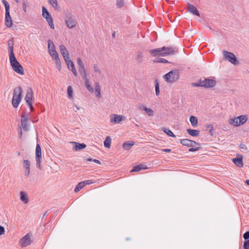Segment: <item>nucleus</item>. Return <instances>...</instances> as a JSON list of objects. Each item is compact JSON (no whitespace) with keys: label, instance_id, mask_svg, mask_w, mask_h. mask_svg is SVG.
Listing matches in <instances>:
<instances>
[{"label":"nucleus","instance_id":"obj_1","mask_svg":"<svg viewBox=\"0 0 249 249\" xmlns=\"http://www.w3.org/2000/svg\"><path fill=\"white\" fill-rule=\"evenodd\" d=\"M8 51L9 53V60L13 70L17 73L23 75L24 73L22 66L17 60L14 53V40L12 38L8 41Z\"/></svg>","mask_w":249,"mask_h":249},{"label":"nucleus","instance_id":"obj_2","mask_svg":"<svg viewBox=\"0 0 249 249\" xmlns=\"http://www.w3.org/2000/svg\"><path fill=\"white\" fill-rule=\"evenodd\" d=\"M22 89L21 87H17L14 89L13 96L12 100L14 108H17L21 100Z\"/></svg>","mask_w":249,"mask_h":249},{"label":"nucleus","instance_id":"obj_3","mask_svg":"<svg viewBox=\"0 0 249 249\" xmlns=\"http://www.w3.org/2000/svg\"><path fill=\"white\" fill-rule=\"evenodd\" d=\"M179 78V71L178 70L170 71L163 76L165 81L168 83L176 82Z\"/></svg>","mask_w":249,"mask_h":249},{"label":"nucleus","instance_id":"obj_4","mask_svg":"<svg viewBox=\"0 0 249 249\" xmlns=\"http://www.w3.org/2000/svg\"><path fill=\"white\" fill-rule=\"evenodd\" d=\"M216 84V82L214 79L205 78L204 80H199L198 82L193 83V85L196 87H202L205 88H211L214 87Z\"/></svg>","mask_w":249,"mask_h":249},{"label":"nucleus","instance_id":"obj_5","mask_svg":"<svg viewBox=\"0 0 249 249\" xmlns=\"http://www.w3.org/2000/svg\"><path fill=\"white\" fill-rule=\"evenodd\" d=\"M2 2L5 8V24L7 27H11L13 25V22L10 15L9 4L6 0H2Z\"/></svg>","mask_w":249,"mask_h":249},{"label":"nucleus","instance_id":"obj_6","mask_svg":"<svg viewBox=\"0 0 249 249\" xmlns=\"http://www.w3.org/2000/svg\"><path fill=\"white\" fill-rule=\"evenodd\" d=\"M25 100L27 105L29 107L31 111H33L34 108L33 106V103L34 101L33 91L31 89H29L26 92L25 97Z\"/></svg>","mask_w":249,"mask_h":249},{"label":"nucleus","instance_id":"obj_7","mask_svg":"<svg viewBox=\"0 0 249 249\" xmlns=\"http://www.w3.org/2000/svg\"><path fill=\"white\" fill-rule=\"evenodd\" d=\"M42 11L43 17L46 19L50 28L53 29L54 28V26L53 22V20L50 13L48 12L47 9L44 6H42Z\"/></svg>","mask_w":249,"mask_h":249},{"label":"nucleus","instance_id":"obj_8","mask_svg":"<svg viewBox=\"0 0 249 249\" xmlns=\"http://www.w3.org/2000/svg\"><path fill=\"white\" fill-rule=\"evenodd\" d=\"M65 22L67 26L69 29H72L76 26L77 22L75 17L71 14H68L66 16Z\"/></svg>","mask_w":249,"mask_h":249},{"label":"nucleus","instance_id":"obj_9","mask_svg":"<svg viewBox=\"0 0 249 249\" xmlns=\"http://www.w3.org/2000/svg\"><path fill=\"white\" fill-rule=\"evenodd\" d=\"M222 53L225 58L230 61L231 63L234 65L238 64L237 58L233 53L229 52L225 50H223Z\"/></svg>","mask_w":249,"mask_h":249},{"label":"nucleus","instance_id":"obj_10","mask_svg":"<svg viewBox=\"0 0 249 249\" xmlns=\"http://www.w3.org/2000/svg\"><path fill=\"white\" fill-rule=\"evenodd\" d=\"M41 147L39 144L37 143L36 148V166L40 170L42 169L41 166Z\"/></svg>","mask_w":249,"mask_h":249},{"label":"nucleus","instance_id":"obj_11","mask_svg":"<svg viewBox=\"0 0 249 249\" xmlns=\"http://www.w3.org/2000/svg\"><path fill=\"white\" fill-rule=\"evenodd\" d=\"M31 237L30 233H27L20 239L19 243L22 248L26 247L32 244L33 241Z\"/></svg>","mask_w":249,"mask_h":249},{"label":"nucleus","instance_id":"obj_12","mask_svg":"<svg viewBox=\"0 0 249 249\" xmlns=\"http://www.w3.org/2000/svg\"><path fill=\"white\" fill-rule=\"evenodd\" d=\"M163 52V56H165L169 55L174 54L176 52H178V49L174 47H165L163 46L161 48Z\"/></svg>","mask_w":249,"mask_h":249},{"label":"nucleus","instance_id":"obj_13","mask_svg":"<svg viewBox=\"0 0 249 249\" xmlns=\"http://www.w3.org/2000/svg\"><path fill=\"white\" fill-rule=\"evenodd\" d=\"M125 119V116L121 115L112 114L110 116V122L111 124H119Z\"/></svg>","mask_w":249,"mask_h":249},{"label":"nucleus","instance_id":"obj_14","mask_svg":"<svg viewBox=\"0 0 249 249\" xmlns=\"http://www.w3.org/2000/svg\"><path fill=\"white\" fill-rule=\"evenodd\" d=\"M28 115L25 113H22L21 116V124L22 128L25 131H28L29 129V125L28 124Z\"/></svg>","mask_w":249,"mask_h":249},{"label":"nucleus","instance_id":"obj_15","mask_svg":"<svg viewBox=\"0 0 249 249\" xmlns=\"http://www.w3.org/2000/svg\"><path fill=\"white\" fill-rule=\"evenodd\" d=\"M65 62L68 66V69L72 71L74 75L76 76L77 75V72L73 62L70 60V58L67 59V61H65Z\"/></svg>","mask_w":249,"mask_h":249},{"label":"nucleus","instance_id":"obj_16","mask_svg":"<svg viewBox=\"0 0 249 249\" xmlns=\"http://www.w3.org/2000/svg\"><path fill=\"white\" fill-rule=\"evenodd\" d=\"M60 52L65 61H67V59L70 58L69 54L66 49V48L63 45H61L59 46Z\"/></svg>","mask_w":249,"mask_h":249},{"label":"nucleus","instance_id":"obj_17","mask_svg":"<svg viewBox=\"0 0 249 249\" xmlns=\"http://www.w3.org/2000/svg\"><path fill=\"white\" fill-rule=\"evenodd\" d=\"M163 51H162L161 48L152 49L149 51L150 54L154 57L157 56H163Z\"/></svg>","mask_w":249,"mask_h":249},{"label":"nucleus","instance_id":"obj_18","mask_svg":"<svg viewBox=\"0 0 249 249\" xmlns=\"http://www.w3.org/2000/svg\"><path fill=\"white\" fill-rule=\"evenodd\" d=\"M72 143L74 144L75 146L73 147V149L74 151H78L84 149L86 147L87 145L84 143H79L77 142H72Z\"/></svg>","mask_w":249,"mask_h":249},{"label":"nucleus","instance_id":"obj_19","mask_svg":"<svg viewBox=\"0 0 249 249\" xmlns=\"http://www.w3.org/2000/svg\"><path fill=\"white\" fill-rule=\"evenodd\" d=\"M189 11L194 15L200 17V14L196 8L193 5L188 3Z\"/></svg>","mask_w":249,"mask_h":249},{"label":"nucleus","instance_id":"obj_20","mask_svg":"<svg viewBox=\"0 0 249 249\" xmlns=\"http://www.w3.org/2000/svg\"><path fill=\"white\" fill-rule=\"evenodd\" d=\"M135 142L133 141H128L124 142L123 144V148L125 150H129L131 147L134 145Z\"/></svg>","mask_w":249,"mask_h":249},{"label":"nucleus","instance_id":"obj_21","mask_svg":"<svg viewBox=\"0 0 249 249\" xmlns=\"http://www.w3.org/2000/svg\"><path fill=\"white\" fill-rule=\"evenodd\" d=\"M48 49L50 54L53 53L54 52H56L55 50V46L52 40L50 39L48 40Z\"/></svg>","mask_w":249,"mask_h":249},{"label":"nucleus","instance_id":"obj_22","mask_svg":"<svg viewBox=\"0 0 249 249\" xmlns=\"http://www.w3.org/2000/svg\"><path fill=\"white\" fill-rule=\"evenodd\" d=\"M237 119L238 120V123L240 125L244 124L248 120V118L247 115H240L237 117Z\"/></svg>","mask_w":249,"mask_h":249},{"label":"nucleus","instance_id":"obj_23","mask_svg":"<svg viewBox=\"0 0 249 249\" xmlns=\"http://www.w3.org/2000/svg\"><path fill=\"white\" fill-rule=\"evenodd\" d=\"M233 162L238 167H243V158L242 157L240 158H233L232 159Z\"/></svg>","mask_w":249,"mask_h":249},{"label":"nucleus","instance_id":"obj_24","mask_svg":"<svg viewBox=\"0 0 249 249\" xmlns=\"http://www.w3.org/2000/svg\"><path fill=\"white\" fill-rule=\"evenodd\" d=\"M140 108L142 110L145 111L146 114L149 116H151L154 115V111L150 108H148L144 106H142L140 107Z\"/></svg>","mask_w":249,"mask_h":249},{"label":"nucleus","instance_id":"obj_25","mask_svg":"<svg viewBox=\"0 0 249 249\" xmlns=\"http://www.w3.org/2000/svg\"><path fill=\"white\" fill-rule=\"evenodd\" d=\"M20 200L23 202L24 204H27L29 202L28 198L24 192L21 191L20 193Z\"/></svg>","mask_w":249,"mask_h":249},{"label":"nucleus","instance_id":"obj_26","mask_svg":"<svg viewBox=\"0 0 249 249\" xmlns=\"http://www.w3.org/2000/svg\"><path fill=\"white\" fill-rule=\"evenodd\" d=\"M147 168L144 167V165L142 164H139L138 165L133 167V169L131 170V172H138L142 169H145Z\"/></svg>","mask_w":249,"mask_h":249},{"label":"nucleus","instance_id":"obj_27","mask_svg":"<svg viewBox=\"0 0 249 249\" xmlns=\"http://www.w3.org/2000/svg\"><path fill=\"white\" fill-rule=\"evenodd\" d=\"M188 133L194 137H197L199 135L200 131L197 130L188 129H187Z\"/></svg>","mask_w":249,"mask_h":249},{"label":"nucleus","instance_id":"obj_28","mask_svg":"<svg viewBox=\"0 0 249 249\" xmlns=\"http://www.w3.org/2000/svg\"><path fill=\"white\" fill-rule=\"evenodd\" d=\"M85 86L87 89L89 90V91H93V89L91 87V84L89 79L88 78H85Z\"/></svg>","mask_w":249,"mask_h":249},{"label":"nucleus","instance_id":"obj_29","mask_svg":"<svg viewBox=\"0 0 249 249\" xmlns=\"http://www.w3.org/2000/svg\"><path fill=\"white\" fill-rule=\"evenodd\" d=\"M229 123L232 125H233L234 126H239V123H238V120L237 119V117L234 118H231L229 119Z\"/></svg>","mask_w":249,"mask_h":249},{"label":"nucleus","instance_id":"obj_30","mask_svg":"<svg viewBox=\"0 0 249 249\" xmlns=\"http://www.w3.org/2000/svg\"><path fill=\"white\" fill-rule=\"evenodd\" d=\"M190 121L193 127L196 126L197 123H198V120L197 118L194 116H191L190 117Z\"/></svg>","mask_w":249,"mask_h":249},{"label":"nucleus","instance_id":"obj_31","mask_svg":"<svg viewBox=\"0 0 249 249\" xmlns=\"http://www.w3.org/2000/svg\"><path fill=\"white\" fill-rule=\"evenodd\" d=\"M49 3L56 10H58L59 7L58 5L57 0H48Z\"/></svg>","mask_w":249,"mask_h":249},{"label":"nucleus","instance_id":"obj_32","mask_svg":"<svg viewBox=\"0 0 249 249\" xmlns=\"http://www.w3.org/2000/svg\"><path fill=\"white\" fill-rule=\"evenodd\" d=\"M77 64L78 71L85 69V65L83 61L80 58H77Z\"/></svg>","mask_w":249,"mask_h":249},{"label":"nucleus","instance_id":"obj_33","mask_svg":"<svg viewBox=\"0 0 249 249\" xmlns=\"http://www.w3.org/2000/svg\"><path fill=\"white\" fill-rule=\"evenodd\" d=\"M180 143L184 146L187 147H191L192 144H191V140L188 139L180 140Z\"/></svg>","mask_w":249,"mask_h":249},{"label":"nucleus","instance_id":"obj_34","mask_svg":"<svg viewBox=\"0 0 249 249\" xmlns=\"http://www.w3.org/2000/svg\"><path fill=\"white\" fill-rule=\"evenodd\" d=\"M111 139L109 136H107L105 141L104 142V144L105 147L109 148L110 147Z\"/></svg>","mask_w":249,"mask_h":249},{"label":"nucleus","instance_id":"obj_35","mask_svg":"<svg viewBox=\"0 0 249 249\" xmlns=\"http://www.w3.org/2000/svg\"><path fill=\"white\" fill-rule=\"evenodd\" d=\"M162 130L165 133H166L167 135H168L170 137H176V136L174 135V134L173 133V132L167 128L163 127V128H162Z\"/></svg>","mask_w":249,"mask_h":249},{"label":"nucleus","instance_id":"obj_36","mask_svg":"<svg viewBox=\"0 0 249 249\" xmlns=\"http://www.w3.org/2000/svg\"><path fill=\"white\" fill-rule=\"evenodd\" d=\"M154 63H170L168 60L164 58H157L153 60Z\"/></svg>","mask_w":249,"mask_h":249},{"label":"nucleus","instance_id":"obj_37","mask_svg":"<svg viewBox=\"0 0 249 249\" xmlns=\"http://www.w3.org/2000/svg\"><path fill=\"white\" fill-rule=\"evenodd\" d=\"M84 187V182H79L74 189V192L77 193Z\"/></svg>","mask_w":249,"mask_h":249},{"label":"nucleus","instance_id":"obj_38","mask_svg":"<svg viewBox=\"0 0 249 249\" xmlns=\"http://www.w3.org/2000/svg\"><path fill=\"white\" fill-rule=\"evenodd\" d=\"M67 93L68 96L69 98H73V90L72 87L70 86H68L67 88Z\"/></svg>","mask_w":249,"mask_h":249},{"label":"nucleus","instance_id":"obj_39","mask_svg":"<svg viewBox=\"0 0 249 249\" xmlns=\"http://www.w3.org/2000/svg\"><path fill=\"white\" fill-rule=\"evenodd\" d=\"M142 58H143L142 53L141 52L138 53L136 56V59L139 63L142 62Z\"/></svg>","mask_w":249,"mask_h":249},{"label":"nucleus","instance_id":"obj_40","mask_svg":"<svg viewBox=\"0 0 249 249\" xmlns=\"http://www.w3.org/2000/svg\"><path fill=\"white\" fill-rule=\"evenodd\" d=\"M79 72L83 78H84L85 79L86 78H88V74L87 73V71L85 69L80 70Z\"/></svg>","mask_w":249,"mask_h":249},{"label":"nucleus","instance_id":"obj_41","mask_svg":"<svg viewBox=\"0 0 249 249\" xmlns=\"http://www.w3.org/2000/svg\"><path fill=\"white\" fill-rule=\"evenodd\" d=\"M156 85H155V91L156 94L157 96L159 95L160 94V86L158 80H156Z\"/></svg>","mask_w":249,"mask_h":249},{"label":"nucleus","instance_id":"obj_42","mask_svg":"<svg viewBox=\"0 0 249 249\" xmlns=\"http://www.w3.org/2000/svg\"><path fill=\"white\" fill-rule=\"evenodd\" d=\"M23 167L26 169H30V162L28 160H23Z\"/></svg>","mask_w":249,"mask_h":249},{"label":"nucleus","instance_id":"obj_43","mask_svg":"<svg viewBox=\"0 0 249 249\" xmlns=\"http://www.w3.org/2000/svg\"><path fill=\"white\" fill-rule=\"evenodd\" d=\"M117 6L119 8H122L124 5V0H117Z\"/></svg>","mask_w":249,"mask_h":249},{"label":"nucleus","instance_id":"obj_44","mask_svg":"<svg viewBox=\"0 0 249 249\" xmlns=\"http://www.w3.org/2000/svg\"><path fill=\"white\" fill-rule=\"evenodd\" d=\"M55 63H56L57 69L60 70L61 69V64H60V60L59 58H57V59H56L55 60Z\"/></svg>","mask_w":249,"mask_h":249},{"label":"nucleus","instance_id":"obj_45","mask_svg":"<svg viewBox=\"0 0 249 249\" xmlns=\"http://www.w3.org/2000/svg\"><path fill=\"white\" fill-rule=\"evenodd\" d=\"M243 248V249H249V240L244 242Z\"/></svg>","mask_w":249,"mask_h":249},{"label":"nucleus","instance_id":"obj_46","mask_svg":"<svg viewBox=\"0 0 249 249\" xmlns=\"http://www.w3.org/2000/svg\"><path fill=\"white\" fill-rule=\"evenodd\" d=\"M200 146H198V147H192L191 148H189L188 150L189 152H195V151L199 150L200 149Z\"/></svg>","mask_w":249,"mask_h":249},{"label":"nucleus","instance_id":"obj_47","mask_svg":"<svg viewBox=\"0 0 249 249\" xmlns=\"http://www.w3.org/2000/svg\"><path fill=\"white\" fill-rule=\"evenodd\" d=\"M50 54L52 56L53 59H54V60L56 59H57V58H59L58 54L56 52H53V53H51Z\"/></svg>","mask_w":249,"mask_h":249},{"label":"nucleus","instance_id":"obj_48","mask_svg":"<svg viewBox=\"0 0 249 249\" xmlns=\"http://www.w3.org/2000/svg\"><path fill=\"white\" fill-rule=\"evenodd\" d=\"M93 68H94V71L95 72H98L99 74H100L101 73V71L98 68V66H97V64H94L93 65Z\"/></svg>","mask_w":249,"mask_h":249},{"label":"nucleus","instance_id":"obj_49","mask_svg":"<svg viewBox=\"0 0 249 249\" xmlns=\"http://www.w3.org/2000/svg\"><path fill=\"white\" fill-rule=\"evenodd\" d=\"M95 91L96 92L100 91V87L99 84L97 82L95 83Z\"/></svg>","mask_w":249,"mask_h":249},{"label":"nucleus","instance_id":"obj_50","mask_svg":"<svg viewBox=\"0 0 249 249\" xmlns=\"http://www.w3.org/2000/svg\"><path fill=\"white\" fill-rule=\"evenodd\" d=\"M243 238L246 240L249 239V231H246L243 234Z\"/></svg>","mask_w":249,"mask_h":249},{"label":"nucleus","instance_id":"obj_51","mask_svg":"<svg viewBox=\"0 0 249 249\" xmlns=\"http://www.w3.org/2000/svg\"><path fill=\"white\" fill-rule=\"evenodd\" d=\"M82 182H84V186H85L86 185H89L93 183L92 180H87Z\"/></svg>","mask_w":249,"mask_h":249},{"label":"nucleus","instance_id":"obj_52","mask_svg":"<svg viewBox=\"0 0 249 249\" xmlns=\"http://www.w3.org/2000/svg\"><path fill=\"white\" fill-rule=\"evenodd\" d=\"M191 144H192L191 147H194L195 145L200 146V143H197L195 141L191 140Z\"/></svg>","mask_w":249,"mask_h":249},{"label":"nucleus","instance_id":"obj_53","mask_svg":"<svg viewBox=\"0 0 249 249\" xmlns=\"http://www.w3.org/2000/svg\"><path fill=\"white\" fill-rule=\"evenodd\" d=\"M4 232H5L4 228L2 226H0V235H1L3 234H4Z\"/></svg>","mask_w":249,"mask_h":249},{"label":"nucleus","instance_id":"obj_54","mask_svg":"<svg viewBox=\"0 0 249 249\" xmlns=\"http://www.w3.org/2000/svg\"><path fill=\"white\" fill-rule=\"evenodd\" d=\"M30 174V169H26L25 173V176L26 177H28Z\"/></svg>","mask_w":249,"mask_h":249},{"label":"nucleus","instance_id":"obj_55","mask_svg":"<svg viewBox=\"0 0 249 249\" xmlns=\"http://www.w3.org/2000/svg\"><path fill=\"white\" fill-rule=\"evenodd\" d=\"M210 127L211 128L209 130L210 132L211 133L213 131V126L212 125H209L207 128Z\"/></svg>","mask_w":249,"mask_h":249},{"label":"nucleus","instance_id":"obj_56","mask_svg":"<svg viewBox=\"0 0 249 249\" xmlns=\"http://www.w3.org/2000/svg\"><path fill=\"white\" fill-rule=\"evenodd\" d=\"M161 151L162 152H165L167 153L170 152L171 151V150L170 149H161Z\"/></svg>","mask_w":249,"mask_h":249},{"label":"nucleus","instance_id":"obj_57","mask_svg":"<svg viewBox=\"0 0 249 249\" xmlns=\"http://www.w3.org/2000/svg\"><path fill=\"white\" fill-rule=\"evenodd\" d=\"M93 161L95 162V163H98L99 164H101V161L100 160H98L94 159L93 160Z\"/></svg>","mask_w":249,"mask_h":249},{"label":"nucleus","instance_id":"obj_58","mask_svg":"<svg viewBox=\"0 0 249 249\" xmlns=\"http://www.w3.org/2000/svg\"><path fill=\"white\" fill-rule=\"evenodd\" d=\"M239 146L241 149H243L246 147L245 145L242 143L240 144Z\"/></svg>","mask_w":249,"mask_h":249},{"label":"nucleus","instance_id":"obj_59","mask_svg":"<svg viewBox=\"0 0 249 249\" xmlns=\"http://www.w3.org/2000/svg\"><path fill=\"white\" fill-rule=\"evenodd\" d=\"M26 5L25 3H23V9L24 12L26 11Z\"/></svg>","mask_w":249,"mask_h":249},{"label":"nucleus","instance_id":"obj_60","mask_svg":"<svg viewBox=\"0 0 249 249\" xmlns=\"http://www.w3.org/2000/svg\"><path fill=\"white\" fill-rule=\"evenodd\" d=\"M96 96L98 98H100L101 97V92H97V93L96 94Z\"/></svg>","mask_w":249,"mask_h":249},{"label":"nucleus","instance_id":"obj_61","mask_svg":"<svg viewBox=\"0 0 249 249\" xmlns=\"http://www.w3.org/2000/svg\"><path fill=\"white\" fill-rule=\"evenodd\" d=\"M22 130H21V129L20 128V133H19V138H21V137H22Z\"/></svg>","mask_w":249,"mask_h":249},{"label":"nucleus","instance_id":"obj_62","mask_svg":"<svg viewBox=\"0 0 249 249\" xmlns=\"http://www.w3.org/2000/svg\"><path fill=\"white\" fill-rule=\"evenodd\" d=\"M93 159H92L91 158H89L88 159H87V160L88 161H93Z\"/></svg>","mask_w":249,"mask_h":249},{"label":"nucleus","instance_id":"obj_63","mask_svg":"<svg viewBox=\"0 0 249 249\" xmlns=\"http://www.w3.org/2000/svg\"><path fill=\"white\" fill-rule=\"evenodd\" d=\"M246 184L249 186V179H247L246 180Z\"/></svg>","mask_w":249,"mask_h":249},{"label":"nucleus","instance_id":"obj_64","mask_svg":"<svg viewBox=\"0 0 249 249\" xmlns=\"http://www.w3.org/2000/svg\"><path fill=\"white\" fill-rule=\"evenodd\" d=\"M112 36L114 37L115 36V32L112 34Z\"/></svg>","mask_w":249,"mask_h":249}]
</instances>
